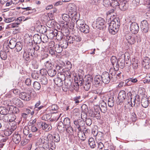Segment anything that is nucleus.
Segmentation results:
<instances>
[{"label": "nucleus", "mask_w": 150, "mask_h": 150, "mask_svg": "<svg viewBox=\"0 0 150 150\" xmlns=\"http://www.w3.org/2000/svg\"><path fill=\"white\" fill-rule=\"evenodd\" d=\"M64 127L65 126L63 122L62 121H60L58 123L57 127L59 130L63 131L64 130Z\"/></svg>", "instance_id": "nucleus-48"}, {"label": "nucleus", "mask_w": 150, "mask_h": 150, "mask_svg": "<svg viewBox=\"0 0 150 150\" xmlns=\"http://www.w3.org/2000/svg\"><path fill=\"white\" fill-rule=\"evenodd\" d=\"M31 76L32 78L35 79H38L40 75L37 71H35L32 73Z\"/></svg>", "instance_id": "nucleus-50"}, {"label": "nucleus", "mask_w": 150, "mask_h": 150, "mask_svg": "<svg viewBox=\"0 0 150 150\" xmlns=\"http://www.w3.org/2000/svg\"><path fill=\"white\" fill-rule=\"evenodd\" d=\"M23 47L22 44L20 42H16L15 48V51L17 52H19L22 50Z\"/></svg>", "instance_id": "nucleus-30"}, {"label": "nucleus", "mask_w": 150, "mask_h": 150, "mask_svg": "<svg viewBox=\"0 0 150 150\" xmlns=\"http://www.w3.org/2000/svg\"><path fill=\"white\" fill-rule=\"evenodd\" d=\"M69 15L64 13L62 15V19L67 22L70 21V20H71V17Z\"/></svg>", "instance_id": "nucleus-36"}, {"label": "nucleus", "mask_w": 150, "mask_h": 150, "mask_svg": "<svg viewBox=\"0 0 150 150\" xmlns=\"http://www.w3.org/2000/svg\"><path fill=\"white\" fill-rule=\"evenodd\" d=\"M15 20V17H12L8 18H4V21L6 23H8L13 21Z\"/></svg>", "instance_id": "nucleus-59"}, {"label": "nucleus", "mask_w": 150, "mask_h": 150, "mask_svg": "<svg viewBox=\"0 0 150 150\" xmlns=\"http://www.w3.org/2000/svg\"><path fill=\"white\" fill-rule=\"evenodd\" d=\"M68 13L71 16H74L77 13V7L74 4H69L68 7Z\"/></svg>", "instance_id": "nucleus-7"}, {"label": "nucleus", "mask_w": 150, "mask_h": 150, "mask_svg": "<svg viewBox=\"0 0 150 150\" xmlns=\"http://www.w3.org/2000/svg\"><path fill=\"white\" fill-rule=\"evenodd\" d=\"M40 82L42 85H46L47 84L48 81L47 78L45 76H42L40 79Z\"/></svg>", "instance_id": "nucleus-29"}, {"label": "nucleus", "mask_w": 150, "mask_h": 150, "mask_svg": "<svg viewBox=\"0 0 150 150\" xmlns=\"http://www.w3.org/2000/svg\"><path fill=\"white\" fill-rule=\"evenodd\" d=\"M103 82L102 77L100 75H97L94 78V85L96 87L101 86Z\"/></svg>", "instance_id": "nucleus-12"}, {"label": "nucleus", "mask_w": 150, "mask_h": 150, "mask_svg": "<svg viewBox=\"0 0 150 150\" xmlns=\"http://www.w3.org/2000/svg\"><path fill=\"white\" fill-rule=\"evenodd\" d=\"M56 69L59 73H62L64 71L63 66L61 64H58L56 66Z\"/></svg>", "instance_id": "nucleus-38"}, {"label": "nucleus", "mask_w": 150, "mask_h": 150, "mask_svg": "<svg viewBox=\"0 0 150 150\" xmlns=\"http://www.w3.org/2000/svg\"><path fill=\"white\" fill-rule=\"evenodd\" d=\"M126 96L125 92L123 90L121 91L119 93L118 97L116 100L117 104L119 105H121L125 100Z\"/></svg>", "instance_id": "nucleus-4"}, {"label": "nucleus", "mask_w": 150, "mask_h": 150, "mask_svg": "<svg viewBox=\"0 0 150 150\" xmlns=\"http://www.w3.org/2000/svg\"><path fill=\"white\" fill-rule=\"evenodd\" d=\"M117 70H116L115 69H114V68H110L109 70V73L111 75V78H113L115 76H116V71Z\"/></svg>", "instance_id": "nucleus-47"}, {"label": "nucleus", "mask_w": 150, "mask_h": 150, "mask_svg": "<svg viewBox=\"0 0 150 150\" xmlns=\"http://www.w3.org/2000/svg\"><path fill=\"white\" fill-rule=\"evenodd\" d=\"M110 60L112 64L114 69H115L116 70H118L119 69L118 61L116 57L114 56H112Z\"/></svg>", "instance_id": "nucleus-10"}, {"label": "nucleus", "mask_w": 150, "mask_h": 150, "mask_svg": "<svg viewBox=\"0 0 150 150\" xmlns=\"http://www.w3.org/2000/svg\"><path fill=\"white\" fill-rule=\"evenodd\" d=\"M29 128L28 126H25L23 130V133L25 135H27L29 134Z\"/></svg>", "instance_id": "nucleus-57"}, {"label": "nucleus", "mask_w": 150, "mask_h": 150, "mask_svg": "<svg viewBox=\"0 0 150 150\" xmlns=\"http://www.w3.org/2000/svg\"><path fill=\"white\" fill-rule=\"evenodd\" d=\"M20 23H19L17 22L16 23H12L9 25V28H16L18 27V25Z\"/></svg>", "instance_id": "nucleus-63"}, {"label": "nucleus", "mask_w": 150, "mask_h": 150, "mask_svg": "<svg viewBox=\"0 0 150 150\" xmlns=\"http://www.w3.org/2000/svg\"><path fill=\"white\" fill-rule=\"evenodd\" d=\"M66 67L69 70H70L72 68V65L70 62L68 61H66L65 64Z\"/></svg>", "instance_id": "nucleus-61"}, {"label": "nucleus", "mask_w": 150, "mask_h": 150, "mask_svg": "<svg viewBox=\"0 0 150 150\" xmlns=\"http://www.w3.org/2000/svg\"><path fill=\"white\" fill-rule=\"evenodd\" d=\"M120 23L119 18H115L111 21L109 26V32L114 35L117 32L119 29Z\"/></svg>", "instance_id": "nucleus-1"}, {"label": "nucleus", "mask_w": 150, "mask_h": 150, "mask_svg": "<svg viewBox=\"0 0 150 150\" xmlns=\"http://www.w3.org/2000/svg\"><path fill=\"white\" fill-rule=\"evenodd\" d=\"M149 100L146 98L144 97L142 98L141 103L142 106L144 108H147L149 105Z\"/></svg>", "instance_id": "nucleus-22"}, {"label": "nucleus", "mask_w": 150, "mask_h": 150, "mask_svg": "<svg viewBox=\"0 0 150 150\" xmlns=\"http://www.w3.org/2000/svg\"><path fill=\"white\" fill-rule=\"evenodd\" d=\"M39 125L41 127L42 129L44 130L47 129V130H50L52 129V127L50 125H48L45 122H40L39 123Z\"/></svg>", "instance_id": "nucleus-20"}, {"label": "nucleus", "mask_w": 150, "mask_h": 150, "mask_svg": "<svg viewBox=\"0 0 150 150\" xmlns=\"http://www.w3.org/2000/svg\"><path fill=\"white\" fill-rule=\"evenodd\" d=\"M55 52L57 53H61L63 51V48L61 45L56 44L54 46Z\"/></svg>", "instance_id": "nucleus-35"}, {"label": "nucleus", "mask_w": 150, "mask_h": 150, "mask_svg": "<svg viewBox=\"0 0 150 150\" xmlns=\"http://www.w3.org/2000/svg\"><path fill=\"white\" fill-rule=\"evenodd\" d=\"M130 29L132 33L135 34L137 33L139 31V26L137 23L133 22L130 25Z\"/></svg>", "instance_id": "nucleus-8"}, {"label": "nucleus", "mask_w": 150, "mask_h": 150, "mask_svg": "<svg viewBox=\"0 0 150 150\" xmlns=\"http://www.w3.org/2000/svg\"><path fill=\"white\" fill-rule=\"evenodd\" d=\"M142 64L145 68L149 69L150 68V59L148 57H145L143 60Z\"/></svg>", "instance_id": "nucleus-19"}, {"label": "nucleus", "mask_w": 150, "mask_h": 150, "mask_svg": "<svg viewBox=\"0 0 150 150\" xmlns=\"http://www.w3.org/2000/svg\"><path fill=\"white\" fill-rule=\"evenodd\" d=\"M33 87L36 91H38L41 88V85L37 81H35L33 82Z\"/></svg>", "instance_id": "nucleus-31"}, {"label": "nucleus", "mask_w": 150, "mask_h": 150, "mask_svg": "<svg viewBox=\"0 0 150 150\" xmlns=\"http://www.w3.org/2000/svg\"><path fill=\"white\" fill-rule=\"evenodd\" d=\"M30 54V52H28L24 51L23 55V58L26 61L29 62L30 59H31Z\"/></svg>", "instance_id": "nucleus-26"}, {"label": "nucleus", "mask_w": 150, "mask_h": 150, "mask_svg": "<svg viewBox=\"0 0 150 150\" xmlns=\"http://www.w3.org/2000/svg\"><path fill=\"white\" fill-rule=\"evenodd\" d=\"M44 66L45 68L50 69L52 68V65L50 61H46L44 63Z\"/></svg>", "instance_id": "nucleus-46"}, {"label": "nucleus", "mask_w": 150, "mask_h": 150, "mask_svg": "<svg viewBox=\"0 0 150 150\" xmlns=\"http://www.w3.org/2000/svg\"><path fill=\"white\" fill-rule=\"evenodd\" d=\"M82 111L85 112H88V108L87 105L85 104L83 105L81 107Z\"/></svg>", "instance_id": "nucleus-60"}, {"label": "nucleus", "mask_w": 150, "mask_h": 150, "mask_svg": "<svg viewBox=\"0 0 150 150\" xmlns=\"http://www.w3.org/2000/svg\"><path fill=\"white\" fill-rule=\"evenodd\" d=\"M127 54H126L125 55L123 54V53L122 52H120L118 55L120 57V55L122 57L121 58L119 57L118 58V61L120 62L119 63H118V66L119 67H120L121 69H123L125 66V59Z\"/></svg>", "instance_id": "nucleus-5"}, {"label": "nucleus", "mask_w": 150, "mask_h": 150, "mask_svg": "<svg viewBox=\"0 0 150 150\" xmlns=\"http://www.w3.org/2000/svg\"><path fill=\"white\" fill-rule=\"evenodd\" d=\"M63 123L65 126V127L67 126H69L70 125V120L69 118L66 117L64 119Z\"/></svg>", "instance_id": "nucleus-41"}, {"label": "nucleus", "mask_w": 150, "mask_h": 150, "mask_svg": "<svg viewBox=\"0 0 150 150\" xmlns=\"http://www.w3.org/2000/svg\"><path fill=\"white\" fill-rule=\"evenodd\" d=\"M132 97L131 96L130 98V99H129V101H128V103L130 104V102H131V105L132 106V105L133 104L132 103ZM140 99L139 98V95H136L134 97L133 99V105H134L135 104L137 105H139L140 104Z\"/></svg>", "instance_id": "nucleus-14"}, {"label": "nucleus", "mask_w": 150, "mask_h": 150, "mask_svg": "<svg viewBox=\"0 0 150 150\" xmlns=\"http://www.w3.org/2000/svg\"><path fill=\"white\" fill-rule=\"evenodd\" d=\"M0 57L2 60H5L7 58V55L6 52L1 50L0 52Z\"/></svg>", "instance_id": "nucleus-37"}, {"label": "nucleus", "mask_w": 150, "mask_h": 150, "mask_svg": "<svg viewBox=\"0 0 150 150\" xmlns=\"http://www.w3.org/2000/svg\"><path fill=\"white\" fill-rule=\"evenodd\" d=\"M41 35L38 34H35L33 37V40L35 43L39 44L41 42Z\"/></svg>", "instance_id": "nucleus-23"}, {"label": "nucleus", "mask_w": 150, "mask_h": 150, "mask_svg": "<svg viewBox=\"0 0 150 150\" xmlns=\"http://www.w3.org/2000/svg\"><path fill=\"white\" fill-rule=\"evenodd\" d=\"M38 28L40 32L43 34L47 32V30L46 27L42 25L39 26Z\"/></svg>", "instance_id": "nucleus-42"}, {"label": "nucleus", "mask_w": 150, "mask_h": 150, "mask_svg": "<svg viewBox=\"0 0 150 150\" xmlns=\"http://www.w3.org/2000/svg\"><path fill=\"white\" fill-rule=\"evenodd\" d=\"M56 70L52 68L49 69L47 71V74L51 77L54 76L56 75Z\"/></svg>", "instance_id": "nucleus-34"}, {"label": "nucleus", "mask_w": 150, "mask_h": 150, "mask_svg": "<svg viewBox=\"0 0 150 150\" xmlns=\"http://www.w3.org/2000/svg\"><path fill=\"white\" fill-rule=\"evenodd\" d=\"M51 117V114H45L42 117V119L45 120H50Z\"/></svg>", "instance_id": "nucleus-51"}, {"label": "nucleus", "mask_w": 150, "mask_h": 150, "mask_svg": "<svg viewBox=\"0 0 150 150\" xmlns=\"http://www.w3.org/2000/svg\"><path fill=\"white\" fill-rule=\"evenodd\" d=\"M141 28L144 33H147L149 30L148 24L146 20H144L141 22Z\"/></svg>", "instance_id": "nucleus-13"}, {"label": "nucleus", "mask_w": 150, "mask_h": 150, "mask_svg": "<svg viewBox=\"0 0 150 150\" xmlns=\"http://www.w3.org/2000/svg\"><path fill=\"white\" fill-rule=\"evenodd\" d=\"M61 75V77H57L54 79V81L55 84L58 86H60L62 85L63 80H65V76L64 74H60Z\"/></svg>", "instance_id": "nucleus-9"}, {"label": "nucleus", "mask_w": 150, "mask_h": 150, "mask_svg": "<svg viewBox=\"0 0 150 150\" xmlns=\"http://www.w3.org/2000/svg\"><path fill=\"white\" fill-rule=\"evenodd\" d=\"M104 134L100 132H98L96 134V138L98 140H101L103 139Z\"/></svg>", "instance_id": "nucleus-45"}, {"label": "nucleus", "mask_w": 150, "mask_h": 150, "mask_svg": "<svg viewBox=\"0 0 150 150\" xmlns=\"http://www.w3.org/2000/svg\"><path fill=\"white\" fill-rule=\"evenodd\" d=\"M79 30L84 33H87L89 32V27L87 25H84V26Z\"/></svg>", "instance_id": "nucleus-44"}, {"label": "nucleus", "mask_w": 150, "mask_h": 150, "mask_svg": "<svg viewBox=\"0 0 150 150\" xmlns=\"http://www.w3.org/2000/svg\"><path fill=\"white\" fill-rule=\"evenodd\" d=\"M93 80V77L90 75H88L86 77L85 79L83 81V82L91 84Z\"/></svg>", "instance_id": "nucleus-33"}, {"label": "nucleus", "mask_w": 150, "mask_h": 150, "mask_svg": "<svg viewBox=\"0 0 150 150\" xmlns=\"http://www.w3.org/2000/svg\"><path fill=\"white\" fill-rule=\"evenodd\" d=\"M74 124L76 125V127L79 131L78 133L81 131V128L79 125V122L78 120H75L74 122Z\"/></svg>", "instance_id": "nucleus-53"}, {"label": "nucleus", "mask_w": 150, "mask_h": 150, "mask_svg": "<svg viewBox=\"0 0 150 150\" xmlns=\"http://www.w3.org/2000/svg\"><path fill=\"white\" fill-rule=\"evenodd\" d=\"M34 94H35V93L34 91H31L30 93V95L25 92H22L20 93L19 96L20 98L23 100L29 101L30 100L32 95H33Z\"/></svg>", "instance_id": "nucleus-3"}, {"label": "nucleus", "mask_w": 150, "mask_h": 150, "mask_svg": "<svg viewBox=\"0 0 150 150\" xmlns=\"http://www.w3.org/2000/svg\"><path fill=\"white\" fill-rule=\"evenodd\" d=\"M57 33H56V35L55 37L56 38V39L58 40H61L63 37V34L62 32L60 31H58L57 30Z\"/></svg>", "instance_id": "nucleus-39"}, {"label": "nucleus", "mask_w": 150, "mask_h": 150, "mask_svg": "<svg viewBox=\"0 0 150 150\" xmlns=\"http://www.w3.org/2000/svg\"><path fill=\"white\" fill-rule=\"evenodd\" d=\"M66 130L68 133L70 134L71 133L73 132V129L72 127L71 126V125H69V126L66 127H65Z\"/></svg>", "instance_id": "nucleus-58"}, {"label": "nucleus", "mask_w": 150, "mask_h": 150, "mask_svg": "<svg viewBox=\"0 0 150 150\" xmlns=\"http://www.w3.org/2000/svg\"><path fill=\"white\" fill-rule=\"evenodd\" d=\"M16 42L13 40H11L8 44V46L11 49H13L16 47Z\"/></svg>", "instance_id": "nucleus-43"}, {"label": "nucleus", "mask_w": 150, "mask_h": 150, "mask_svg": "<svg viewBox=\"0 0 150 150\" xmlns=\"http://www.w3.org/2000/svg\"><path fill=\"white\" fill-rule=\"evenodd\" d=\"M138 80L136 78H131L127 79L125 81V82L127 84V85H129L130 84H132V83H135L137 82Z\"/></svg>", "instance_id": "nucleus-25"}, {"label": "nucleus", "mask_w": 150, "mask_h": 150, "mask_svg": "<svg viewBox=\"0 0 150 150\" xmlns=\"http://www.w3.org/2000/svg\"><path fill=\"white\" fill-rule=\"evenodd\" d=\"M125 38L128 43L131 45L133 44L135 42L134 37L132 36L130 34H126Z\"/></svg>", "instance_id": "nucleus-15"}, {"label": "nucleus", "mask_w": 150, "mask_h": 150, "mask_svg": "<svg viewBox=\"0 0 150 150\" xmlns=\"http://www.w3.org/2000/svg\"><path fill=\"white\" fill-rule=\"evenodd\" d=\"M57 32V30L56 29H54V30H48L47 32L48 37H49V38L50 39H53L54 37H55Z\"/></svg>", "instance_id": "nucleus-21"}, {"label": "nucleus", "mask_w": 150, "mask_h": 150, "mask_svg": "<svg viewBox=\"0 0 150 150\" xmlns=\"http://www.w3.org/2000/svg\"><path fill=\"white\" fill-rule=\"evenodd\" d=\"M66 25L67 27L70 29H73L74 28V24L73 21H68L67 22Z\"/></svg>", "instance_id": "nucleus-49"}, {"label": "nucleus", "mask_w": 150, "mask_h": 150, "mask_svg": "<svg viewBox=\"0 0 150 150\" xmlns=\"http://www.w3.org/2000/svg\"><path fill=\"white\" fill-rule=\"evenodd\" d=\"M101 76L103 82L105 84L109 83L112 78L109 73L107 72H103Z\"/></svg>", "instance_id": "nucleus-6"}, {"label": "nucleus", "mask_w": 150, "mask_h": 150, "mask_svg": "<svg viewBox=\"0 0 150 150\" xmlns=\"http://www.w3.org/2000/svg\"><path fill=\"white\" fill-rule=\"evenodd\" d=\"M85 22L84 20L82 19H78L76 21V22L77 27L79 28L81 26L84 24Z\"/></svg>", "instance_id": "nucleus-55"}, {"label": "nucleus", "mask_w": 150, "mask_h": 150, "mask_svg": "<svg viewBox=\"0 0 150 150\" xmlns=\"http://www.w3.org/2000/svg\"><path fill=\"white\" fill-rule=\"evenodd\" d=\"M103 5L106 7H108L110 6L111 3L109 0H104L103 2Z\"/></svg>", "instance_id": "nucleus-62"}, {"label": "nucleus", "mask_w": 150, "mask_h": 150, "mask_svg": "<svg viewBox=\"0 0 150 150\" xmlns=\"http://www.w3.org/2000/svg\"><path fill=\"white\" fill-rule=\"evenodd\" d=\"M12 101L14 104L19 107L23 108L24 104L23 102L18 98H15L13 99Z\"/></svg>", "instance_id": "nucleus-17"}, {"label": "nucleus", "mask_w": 150, "mask_h": 150, "mask_svg": "<svg viewBox=\"0 0 150 150\" xmlns=\"http://www.w3.org/2000/svg\"><path fill=\"white\" fill-rule=\"evenodd\" d=\"M50 108L51 111L54 110L56 111L58 109V107L56 104H53L51 106Z\"/></svg>", "instance_id": "nucleus-64"}, {"label": "nucleus", "mask_w": 150, "mask_h": 150, "mask_svg": "<svg viewBox=\"0 0 150 150\" xmlns=\"http://www.w3.org/2000/svg\"><path fill=\"white\" fill-rule=\"evenodd\" d=\"M100 107H98L99 109H100L101 112L105 113L107 110V106L106 103L104 101L102 100L100 103Z\"/></svg>", "instance_id": "nucleus-18"}, {"label": "nucleus", "mask_w": 150, "mask_h": 150, "mask_svg": "<svg viewBox=\"0 0 150 150\" xmlns=\"http://www.w3.org/2000/svg\"><path fill=\"white\" fill-rule=\"evenodd\" d=\"M73 100L75 101L76 104H78L82 101L81 97L80 96H76L73 98Z\"/></svg>", "instance_id": "nucleus-54"}, {"label": "nucleus", "mask_w": 150, "mask_h": 150, "mask_svg": "<svg viewBox=\"0 0 150 150\" xmlns=\"http://www.w3.org/2000/svg\"><path fill=\"white\" fill-rule=\"evenodd\" d=\"M91 84L83 82V88L86 91H88L91 87Z\"/></svg>", "instance_id": "nucleus-56"}, {"label": "nucleus", "mask_w": 150, "mask_h": 150, "mask_svg": "<svg viewBox=\"0 0 150 150\" xmlns=\"http://www.w3.org/2000/svg\"><path fill=\"white\" fill-rule=\"evenodd\" d=\"M8 109L6 108L2 107H0V114L1 115H6L8 113Z\"/></svg>", "instance_id": "nucleus-40"}, {"label": "nucleus", "mask_w": 150, "mask_h": 150, "mask_svg": "<svg viewBox=\"0 0 150 150\" xmlns=\"http://www.w3.org/2000/svg\"><path fill=\"white\" fill-rule=\"evenodd\" d=\"M21 135L18 134V132H15L13 134L12 140L16 144H18L21 141Z\"/></svg>", "instance_id": "nucleus-11"}, {"label": "nucleus", "mask_w": 150, "mask_h": 150, "mask_svg": "<svg viewBox=\"0 0 150 150\" xmlns=\"http://www.w3.org/2000/svg\"><path fill=\"white\" fill-rule=\"evenodd\" d=\"M127 1L122 0L118 3L117 5L119 6L120 10L122 11H125L127 8Z\"/></svg>", "instance_id": "nucleus-16"}, {"label": "nucleus", "mask_w": 150, "mask_h": 150, "mask_svg": "<svg viewBox=\"0 0 150 150\" xmlns=\"http://www.w3.org/2000/svg\"><path fill=\"white\" fill-rule=\"evenodd\" d=\"M52 137V140L54 142H58L60 141V137L58 133H55L53 135Z\"/></svg>", "instance_id": "nucleus-32"}, {"label": "nucleus", "mask_w": 150, "mask_h": 150, "mask_svg": "<svg viewBox=\"0 0 150 150\" xmlns=\"http://www.w3.org/2000/svg\"><path fill=\"white\" fill-rule=\"evenodd\" d=\"M41 42L43 43H45L48 41L49 37L48 35H41Z\"/></svg>", "instance_id": "nucleus-52"}, {"label": "nucleus", "mask_w": 150, "mask_h": 150, "mask_svg": "<svg viewBox=\"0 0 150 150\" xmlns=\"http://www.w3.org/2000/svg\"><path fill=\"white\" fill-rule=\"evenodd\" d=\"M91 116L95 117L97 119H100L101 118L100 113L99 111L98 110H95V111L91 114Z\"/></svg>", "instance_id": "nucleus-28"}, {"label": "nucleus", "mask_w": 150, "mask_h": 150, "mask_svg": "<svg viewBox=\"0 0 150 150\" xmlns=\"http://www.w3.org/2000/svg\"><path fill=\"white\" fill-rule=\"evenodd\" d=\"M115 103V99L114 97L111 96L109 98L108 101V105L110 107L113 106Z\"/></svg>", "instance_id": "nucleus-27"}, {"label": "nucleus", "mask_w": 150, "mask_h": 150, "mask_svg": "<svg viewBox=\"0 0 150 150\" xmlns=\"http://www.w3.org/2000/svg\"><path fill=\"white\" fill-rule=\"evenodd\" d=\"M105 23V20L103 18L98 17L96 19V23L92 25V26L95 29H103L106 26Z\"/></svg>", "instance_id": "nucleus-2"}, {"label": "nucleus", "mask_w": 150, "mask_h": 150, "mask_svg": "<svg viewBox=\"0 0 150 150\" xmlns=\"http://www.w3.org/2000/svg\"><path fill=\"white\" fill-rule=\"evenodd\" d=\"M66 41L69 45L71 46V44H73L75 41V38L71 36H67V37Z\"/></svg>", "instance_id": "nucleus-24"}]
</instances>
